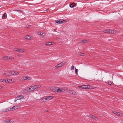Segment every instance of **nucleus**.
<instances>
[{
	"instance_id": "23",
	"label": "nucleus",
	"mask_w": 123,
	"mask_h": 123,
	"mask_svg": "<svg viewBox=\"0 0 123 123\" xmlns=\"http://www.w3.org/2000/svg\"><path fill=\"white\" fill-rule=\"evenodd\" d=\"M15 106H14L13 107H12V108H10V111H12L15 110Z\"/></svg>"
},
{
	"instance_id": "12",
	"label": "nucleus",
	"mask_w": 123,
	"mask_h": 123,
	"mask_svg": "<svg viewBox=\"0 0 123 123\" xmlns=\"http://www.w3.org/2000/svg\"><path fill=\"white\" fill-rule=\"evenodd\" d=\"M6 13H4L3 15L1 16L2 19H5L6 18Z\"/></svg>"
},
{
	"instance_id": "1",
	"label": "nucleus",
	"mask_w": 123,
	"mask_h": 123,
	"mask_svg": "<svg viewBox=\"0 0 123 123\" xmlns=\"http://www.w3.org/2000/svg\"><path fill=\"white\" fill-rule=\"evenodd\" d=\"M19 72H17L15 71H7L6 72L7 75V76L18 75L19 74Z\"/></svg>"
},
{
	"instance_id": "31",
	"label": "nucleus",
	"mask_w": 123,
	"mask_h": 123,
	"mask_svg": "<svg viewBox=\"0 0 123 123\" xmlns=\"http://www.w3.org/2000/svg\"><path fill=\"white\" fill-rule=\"evenodd\" d=\"M78 70L77 69H76V68H75V74L77 75H78Z\"/></svg>"
},
{
	"instance_id": "37",
	"label": "nucleus",
	"mask_w": 123,
	"mask_h": 123,
	"mask_svg": "<svg viewBox=\"0 0 123 123\" xmlns=\"http://www.w3.org/2000/svg\"><path fill=\"white\" fill-rule=\"evenodd\" d=\"M66 20H63L62 21H61V23H64V22H66Z\"/></svg>"
},
{
	"instance_id": "14",
	"label": "nucleus",
	"mask_w": 123,
	"mask_h": 123,
	"mask_svg": "<svg viewBox=\"0 0 123 123\" xmlns=\"http://www.w3.org/2000/svg\"><path fill=\"white\" fill-rule=\"evenodd\" d=\"M28 92H29L28 90H27V88L26 89L22 91L23 93H26Z\"/></svg>"
},
{
	"instance_id": "30",
	"label": "nucleus",
	"mask_w": 123,
	"mask_h": 123,
	"mask_svg": "<svg viewBox=\"0 0 123 123\" xmlns=\"http://www.w3.org/2000/svg\"><path fill=\"white\" fill-rule=\"evenodd\" d=\"M8 56H4L3 58L5 59L8 60Z\"/></svg>"
},
{
	"instance_id": "25",
	"label": "nucleus",
	"mask_w": 123,
	"mask_h": 123,
	"mask_svg": "<svg viewBox=\"0 0 123 123\" xmlns=\"http://www.w3.org/2000/svg\"><path fill=\"white\" fill-rule=\"evenodd\" d=\"M113 113L115 114H116L117 115H119V112L114 111H113Z\"/></svg>"
},
{
	"instance_id": "8",
	"label": "nucleus",
	"mask_w": 123,
	"mask_h": 123,
	"mask_svg": "<svg viewBox=\"0 0 123 123\" xmlns=\"http://www.w3.org/2000/svg\"><path fill=\"white\" fill-rule=\"evenodd\" d=\"M88 42V40H82L80 41L79 42L80 43H87Z\"/></svg>"
},
{
	"instance_id": "41",
	"label": "nucleus",
	"mask_w": 123,
	"mask_h": 123,
	"mask_svg": "<svg viewBox=\"0 0 123 123\" xmlns=\"http://www.w3.org/2000/svg\"><path fill=\"white\" fill-rule=\"evenodd\" d=\"M10 111V110H9V109H6V110H5V111H4V112H7L8 111Z\"/></svg>"
},
{
	"instance_id": "19",
	"label": "nucleus",
	"mask_w": 123,
	"mask_h": 123,
	"mask_svg": "<svg viewBox=\"0 0 123 123\" xmlns=\"http://www.w3.org/2000/svg\"><path fill=\"white\" fill-rule=\"evenodd\" d=\"M18 51L20 52H25L24 49H18Z\"/></svg>"
},
{
	"instance_id": "35",
	"label": "nucleus",
	"mask_w": 123,
	"mask_h": 123,
	"mask_svg": "<svg viewBox=\"0 0 123 123\" xmlns=\"http://www.w3.org/2000/svg\"><path fill=\"white\" fill-rule=\"evenodd\" d=\"M60 63H61V64L62 65V66H63L65 64V62H61Z\"/></svg>"
},
{
	"instance_id": "49",
	"label": "nucleus",
	"mask_w": 123,
	"mask_h": 123,
	"mask_svg": "<svg viewBox=\"0 0 123 123\" xmlns=\"http://www.w3.org/2000/svg\"><path fill=\"white\" fill-rule=\"evenodd\" d=\"M20 11V12H22V11H18H18Z\"/></svg>"
},
{
	"instance_id": "27",
	"label": "nucleus",
	"mask_w": 123,
	"mask_h": 123,
	"mask_svg": "<svg viewBox=\"0 0 123 123\" xmlns=\"http://www.w3.org/2000/svg\"><path fill=\"white\" fill-rule=\"evenodd\" d=\"M14 106H15V109H16L18 108L20 106V105H18Z\"/></svg>"
},
{
	"instance_id": "45",
	"label": "nucleus",
	"mask_w": 123,
	"mask_h": 123,
	"mask_svg": "<svg viewBox=\"0 0 123 123\" xmlns=\"http://www.w3.org/2000/svg\"><path fill=\"white\" fill-rule=\"evenodd\" d=\"M4 75H7L6 73H4Z\"/></svg>"
},
{
	"instance_id": "9",
	"label": "nucleus",
	"mask_w": 123,
	"mask_h": 123,
	"mask_svg": "<svg viewBox=\"0 0 123 123\" xmlns=\"http://www.w3.org/2000/svg\"><path fill=\"white\" fill-rule=\"evenodd\" d=\"M57 87H51V89L53 92H56Z\"/></svg>"
},
{
	"instance_id": "4",
	"label": "nucleus",
	"mask_w": 123,
	"mask_h": 123,
	"mask_svg": "<svg viewBox=\"0 0 123 123\" xmlns=\"http://www.w3.org/2000/svg\"><path fill=\"white\" fill-rule=\"evenodd\" d=\"M31 78L27 76H24L22 77L21 79V80L24 81L27 80H30Z\"/></svg>"
},
{
	"instance_id": "26",
	"label": "nucleus",
	"mask_w": 123,
	"mask_h": 123,
	"mask_svg": "<svg viewBox=\"0 0 123 123\" xmlns=\"http://www.w3.org/2000/svg\"><path fill=\"white\" fill-rule=\"evenodd\" d=\"M25 38L26 39H29L31 38V36H30L27 35L26 36Z\"/></svg>"
},
{
	"instance_id": "44",
	"label": "nucleus",
	"mask_w": 123,
	"mask_h": 123,
	"mask_svg": "<svg viewBox=\"0 0 123 123\" xmlns=\"http://www.w3.org/2000/svg\"><path fill=\"white\" fill-rule=\"evenodd\" d=\"M30 27V25H27L26 27V28L29 27Z\"/></svg>"
},
{
	"instance_id": "51",
	"label": "nucleus",
	"mask_w": 123,
	"mask_h": 123,
	"mask_svg": "<svg viewBox=\"0 0 123 123\" xmlns=\"http://www.w3.org/2000/svg\"><path fill=\"white\" fill-rule=\"evenodd\" d=\"M19 55H18V56H19Z\"/></svg>"
},
{
	"instance_id": "38",
	"label": "nucleus",
	"mask_w": 123,
	"mask_h": 123,
	"mask_svg": "<svg viewBox=\"0 0 123 123\" xmlns=\"http://www.w3.org/2000/svg\"><path fill=\"white\" fill-rule=\"evenodd\" d=\"M74 67L73 66H71V69L72 70H74Z\"/></svg>"
},
{
	"instance_id": "40",
	"label": "nucleus",
	"mask_w": 123,
	"mask_h": 123,
	"mask_svg": "<svg viewBox=\"0 0 123 123\" xmlns=\"http://www.w3.org/2000/svg\"><path fill=\"white\" fill-rule=\"evenodd\" d=\"M89 89H93V87H92V86H89Z\"/></svg>"
},
{
	"instance_id": "42",
	"label": "nucleus",
	"mask_w": 123,
	"mask_h": 123,
	"mask_svg": "<svg viewBox=\"0 0 123 123\" xmlns=\"http://www.w3.org/2000/svg\"><path fill=\"white\" fill-rule=\"evenodd\" d=\"M86 89H89V85H86Z\"/></svg>"
},
{
	"instance_id": "7",
	"label": "nucleus",
	"mask_w": 123,
	"mask_h": 123,
	"mask_svg": "<svg viewBox=\"0 0 123 123\" xmlns=\"http://www.w3.org/2000/svg\"><path fill=\"white\" fill-rule=\"evenodd\" d=\"M27 88V90H28L29 92L33 91V88H31V86L29 87H28Z\"/></svg>"
},
{
	"instance_id": "15",
	"label": "nucleus",
	"mask_w": 123,
	"mask_h": 123,
	"mask_svg": "<svg viewBox=\"0 0 123 123\" xmlns=\"http://www.w3.org/2000/svg\"><path fill=\"white\" fill-rule=\"evenodd\" d=\"M39 35H40L41 36H44L45 34L43 32H40L38 33Z\"/></svg>"
},
{
	"instance_id": "46",
	"label": "nucleus",
	"mask_w": 123,
	"mask_h": 123,
	"mask_svg": "<svg viewBox=\"0 0 123 123\" xmlns=\"http://www.w3.org/2000/svg\"><path fill=\"white\" fill-rule=\"evenodd\" d=\"M49 11V10L48 9H47L46 10V12H48Z\"/></svg>"
},
{
	"instance_id": "28",
	"label": "nucleus",
	"mask_w": 123,
	"mask_h": 123,
	"mask_svg": "<svg viewBox=\"0 0 123 123\" xmlns=\"http://www.w3.org/2000/svg\"><path fill=\"white\" fill-rule=\"evenodd\" d=\"M19 98V97H17L14 100V102H16L17 100H19V98Z\"/></svg>"
},
{
	"instance_id": "34",
	"label": "nucleus",
	"mask_w": 123,
	"mask_h": 123,
	"mask_svg": "<svg viewBox=\"0 0 123 123\" xmlns=\"http://www.w3.org/2000/svg\"><path fill=\"white\" fill-rule=\"evenodd\" d=\"M74 6V5L73 4H71L70 5V7L71 8H73Z\"/></svg>"
},
{
	"instance_id": "36",
	"label": "nucleus",
	"mask_w": 123,
	"mask_h": 123,
	"mask_svg": "<svg viewBox=\"0 0 123 123\" xmlns=\"http://www.w3.org/2000/svg\"><path fill=\"white\" fill-rule=\"evenodd\" d=\"M18 49L17 48H15L13 49L14 50L17 51H18Z\"/></svg>"
},
{
	"instance_id": "50",
	"label": "nucleus",
	"mask_w": 123,
	"mask_h": 123,
	"mask_svg": "<svg viewBox=\"0 0 123 123\" xmlns=\"http://www.w3.org/2000/svg\"><path fill=\"white\" fill-rule=\"evenodd\" d=\"M90 123H94L93 122H90Z\"/></svg>"
},
{
	"instance_id": "13",
	"label": "nucleus",
	"mask_w": 123,
	"mask_h": 123,
	"mask_svg": "<svg viewBox=\"0 0 123 123\" xmlns=\"http://www.w3.org/2000/svg\"><path fill=\"white\" fill-rule=\"evenodd\" d=\"M62 66V65L61 64V63H59L58 65H57L55 67V68L56 69H57L58 68Z\"/></svg>"
},
{
	"instance_id": "33",
	"label": "nucleus",
	"mask_w": 123,
	"mask_h": 123,
	"mask_svg": "<svg viewBox=\"0 0 123 123\" xmlns=\"http://www.w3.org/2000/svg\"><path fill=\"white\" fill-rule=\"evenodd\" d=\"M93 116L92 115H91V114L89 115V117L91 118H93Z\"/></svg>"
},
{
	"instance_id": "32",
	"label": "nucleus",
	"mask_w": 123,
	"mask_h": 123,
	"mask_svg": "<svg viewBox=\"0 0 123 123\" xmlns=\"http://www.w3.org/2000/svg\"><path fill=\"white\" fill-rule=\"evenodd\" d=\"M12 59H13V58L12 57H8V60L10 61Z\"/></svg>"
},
{
	"instance_id": "2",
	"label": "nucleus",
	"mask_w": 123,
	"mask_h": 123,
	"mask_svg": "<svg viewBox=\"0 0 123 123\" xmlns=\"http://www.w3.org/2000/svg\"><path fill=\"white\" fill-rule=\"evenodd\" d=\"M53 97V96H46L43 98L42 100L43 101H47L50 100Z\"/></svg>"
},
{
	"instance_id": "52",
	"label": "nucleus",
	"mask_w": 123,
	"mask_h": 123,
	"mask_svg": "<svg viewBox=\"0 0 123 123\" xmlns=\"http://www.w3.org/2000/svg\"><path fill=\"white\" fill-rule=\"evenodd\" d=\"M122 36L123 37V34L122 35Z\"/></svg>"
},
{
	"instance_id": "43",
	"label": "nucleus",
	"mask_w": 123,
	"mask_h": 123,
	"mask_svg": "<svg viewBox=\"0 0 123 123\" xmlns=\"http://www.w3.org/2000/svg\"><path fill=\"white\" fill-rule=\"evenodd\" d=\"M108 83L109 85H111L112 84L111 82V81H109Z\"/></svg>"
},
{
	"instance_id": "20",
	"label": "nucleus",
	"mask_w": 123,
	"mask_h": 123,
	"mask_svg": "<svg viewBox=\"0 0 123 123\" xmlns=\"http://www.w3.org/2000/svg\"><path fill=\"white\" fill-rule=\"evenodd\" d=\"M18 97H19V98H18L19 99V100H20L22 98H23L24 97V96L23 95H19Z\"/></svg>"
},
{
	"instance_id": "5",
	"label": "nucleus",
	"mask_w": 123,
	"mask_h": 123,
	"mask_svg": "<svg viewBox=\"0 0 123 123\" xmlns=\"http://www.w3.org/2000/svg\"><path fill=\"white\" fill-rule=\"evenodd\" d=\"M119 32L118 31H117L115 30H110V33L114 34V33H116Z\"/></svg>"
},
{
	"instance_id": "18",
	"label": "nucleus",
	"mask_w": 123,
	"mask_h": 123,
	"mask_svg": "<svg viewBox=\"0 0 123 123\" xmlns=\"http://www.w3.org/2000/svg\"><path fill=\"white\" fill-rule=\"evenodd\" d=\"M63 90V89H62V88H58H58H57V89L56 90H57L56 92H62V91Z\"/></svg>"
},
{
	"instance_id": "22",
	"label": "nucleus",
	"mask_w": 123,
	"mask_h": 123,
	"mask_svg": "<svg viewBox=\"0 0 123 123\" xmlns=\"http://www.w3.org/2000/svg\"><path fill=\"white\" fill-rule=\"evenodd\" d=\"M61 21H60L59 19L57 20H55V22L56 23L58 24H61Z\"/></svg>"
},
{
	"instance_id": "47",
	"label": "nucleus",
	"mask_w": 123,
	"mask_h": 123,
	"mask_svg": "<svg viewBox=\"0 0 123 123\" xmlns=\"http://www.w3.org/2000/svg\"><path fill=\"white\" fill-rule=\"evenodd\" d=\"M12 80L11 79H10V82H11V83H12Z\"/></svg>"
},
{
	"instance_id": "17",
	"label": "nucleus",
	"mask_w": 123,
	"mask_h": 123,
	"mask_svg": "<svg viewBox=\"0 0 123 123\" xmlns=\"http://www.w3.org/2000/svg\"><path fill=\"white\" fill-rule=\"evenodd\" d=\"M78 54L79 55L82 56H83L84 55V53H81V52H78Z\"/></svg>"
},
{
	"instance_id": "21",
	"label": "nucleus",
	"mask_w": 123,
	"mask_h": 123,
	"mask_svg": "<svg viewBox=\"0 0 123 123\" xmlns=\"http://www.w3.org/2000/svg\"><path fill=\"white\" fill-rule=\"evenodd\" d=\"M104 32L105 33H110V30H105L104 31Z\"/></svg>"
},
{
	"instance_id": "48",
	"label": "nucleus",
	"mask_w": 123,
	"mask_h": 123,
	"mask_svg": "<svg viewBox=\"0 0 123 123\" xmlns=\"http://www.w3.org/2000/svg\"><path fill=\"white\" fill-rule=\"evenodd\" d=\"M45 111H47V112H48L49 111H48V110H45Z\"/></svg>"
},
{
	"instance_id": "39",
	"label": "nucleus",
	"mask_w": 123,
	"mask_h": 123,
	"mask_svg": "<svg viewBox=\"0 0 123 123\" xmlns=\"http://www.w3.org/2000/svg\"><path fill=\"white\" fill-rule=\"evenodd\" d=\"M0 81L2 82H5V80L4 79L0 80Z\"/></svg>"
},
{
	"instance_id": "6",
	"label": "nucleus",
	"mask_w": 123,
	"mask_h": 123,
	"mask_svg": "<svg viewBox=\"0 0 123 123\" xmlns=\"http://www.w3.org/2000/svg\"><path fill=\"white\" fill-rule=\"evenodd\" d=\"M69 92L71 94H73L74 95H76V92L75 91L72 90H70L69 91Z\"/></svg>"
},
{
	"instance_id": "3",
	"label": "nucleus",
	"mask_w": 123,
	"mask_h": 123,
	"mask_svg": "<svg viewBox=\"0 0 123 123\" xmlns=\"http://www.w3.org/2000/svg\"><path fill=\"white\" fill-rule=\"evenodd\" d=\"M41 85L39 84L38 85H35L34 86H31V88H32L33 90H34L35 89H37L38 88L40 87L41 86Z\"/></svg>"
},
{
	"instance_id": "29",
	"label": "nucleus",
	"mask_w": 123,
	"mask_h": 123,
	"mask_svg": "<svg viewBox=\"0 0 123 123\" xmlns=\"http://www.w3.org/2000/svg\"><path fill=\"white\" fill-rule=\"evenodd\" d=\"M93 119L95 120H97L98 119L97 117L94 116H93Z\"/></svg>"
},
{
	"instance_id": "16",
	"label": "nucleus",
	"mask_w": 123,
	"mask_h": 123,
	"mask_svg": "<svg viewBox=\"0 0 123 123\" xmlns=\"http://www.w3.org/2000/svg\"><path fill=\"white\" fill-rule=\"evenodd\" d=\"M5 82H6V83L7 82L8 83H11V82H10V79H5Z\"/></svg>"
},
{
	"instance_id": "11",
	"label": "nucleus",
	"mask_w": 123,
	"mask_h": 123,
	"mask_svg": "<svg viewBox=\"0 0 123 123\" xmlns=\"http://www.w3.org/2000/svg\"><path fill=\"white\" fill-rule=\"evenodd\" d=\"M14 122V121L12 119L8 120H7L6 121V123H12Z\"/></svg>"
},
{
	"instance_id": "10",
	"label": "nucleus",
	"mask_w": 123,
	"mask_h": 123,
	"mask_svg": "<svg viewBox=\"0 0 123 123\" xmlns=\"http://www.w3.org/2000/svg\"><path fill=\"white\" fill-rule=\"evenodd\" d=\"M86 85H82L78 86L79 88H82L83 89H86Z\"/></svg>"
},
{
	"instance_id": "24",
	"label": "nucleus",
	"mask_w": 123,
	"mask_h": 123,
	"mask_svg": "<svg viewBox=\"0 0 123 123\" xmlns=\"http://www.w3.org/2000/svg\"><path fill=\"white\" fill-rule=\"evenodd\" d=\"M52 43L49 42V43H46L45 45H46L48 46V45H50L52 44Z\"/></svg>"
}]
</instances>
